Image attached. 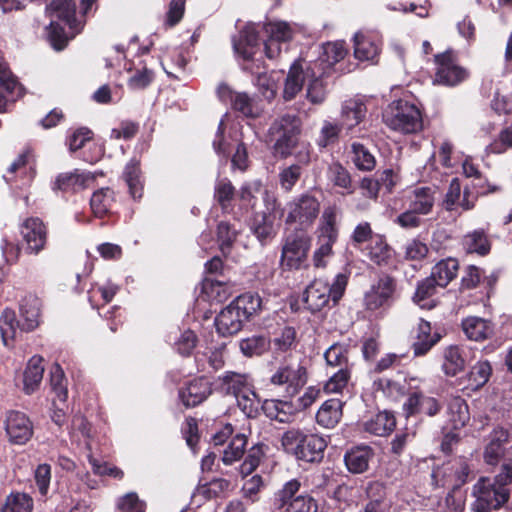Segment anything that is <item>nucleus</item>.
<instances>
[{
    "label": "nucleus",
    "instance_id": "nucleus-1",
    "mask_svg": "<svg viewBox=\"0 0 512 512\" xmlns=\"http://www.w3.org/2000/svg\"><path fill=\"white\" fill-rule=\"evenodd\" d=\"M349 274L338 273L332 284L322 278L314 279L304 291L303 301L311 312H318L329 304H337L348 284Z\"/></svg>",
    "mask_w": 512,
    "mask_h": 512
},
{
    "label": "nucleus",
    "instance_id": "nucleus-2",
    "mask_svg": "<svg viewBox=\"0 0 512 512\" xmlns=\"http://www.w3.org/2000/svg\"><path fill=\"white\" fill-rule=\"evenodd\" d=\"M281 444L284 450L305 462H319L324 456L326 441L316 434H305L298 429L283 433Z\"/></svg>",
    "mask_w": 512,
    "mask_h": 512
},
{
    "label": "nucleus",
    "instance_id": "nucleus-3",
    "mask_svg": "<svg viewBox=\"0 0 512 512\" xmlns=\"http://www.w3.org/2000/svg\"><path fill=\"white\" fill-rule=\"evenodd\" d=\"M385 124L404 134L417 133L423 128L419 108L405 100L394 101L383 113Z\"/></svg>",
    "mask_w": 512,
    "mask_h": 512
},
{
    "label": "nucleus",
    "instance_id": "nucleus-4",
    "mask_svg": "<svg viewBox=\"0 0 512 512\" xmlns=\"http://www.w3.org/2000/svg\"><path fill=\"white\" fill-rule=\"evenodd\" d=\"M301 121L295 115L285 114L276 119L269 128L274 143V152L281 157H287L298 141Z\"/></svg>",
    "mask_w": 512,
    "mask_h": 512
},
{
    "label": "nucleus",
    "instance_id": "nucleus-5",
    "mask_svg": "<svg viewBox=\"0 0 512 512\" xmlns=\"http://www.w3.org/2000/svg\"><path fill=\"white\" fill-rule=\"evenodd\" d=\"M473 495L476 498L472 504L473 512H491L508 502L510 490L482 477L473 486Z\"/></svg>",
    "mask_w": 512,
    "mask_h": 512
},
{
    "label": "nucleus",
    "instance_id": "nucleus-6",
    "mask_svg": "<svg viewBox=\"0 0 512 512\" xmlns=\"http://www.w3.org/2000/svg\"><path fill=\"white\" fill-rule=\"evenodd\" d=\"M512 434L503 427L494 428L489 436L488 442L484 447L483 461L486 465L496 467L512 456V446L510 442Z\"/></svg>",
    "mask_w": 512,
    "mask_h": 512
},
{
    "label": "nucleus",
    "instance_id": "nucleus-7",
    "mask_svg": "<svg viewBox=\"0 0 512 512\" xmlns=\"http://www.w3.org/2000/svg\"><path fill=\"white\" fill-rule=\"evenodd\" d=\"M470 472L468 460L465 457H456L432 471V484L434 487L452 484L453 487L461 488L468 481Z\"/></svg>",
    "mask_w": 512,
    "mask_h": 512
},
{
    "label": "nucleus",
    "instance_id": "nucleus-8",
    "mask_svg": "<svg viewBox=\"0 0 512 512\" xmlns=\"http://www.w3.org/2000/svg\"><path fill=\"white\" fill-rule=\"evenodd\" d=\"M273 385L284 388L287 396L293 397L307 382V370L300 363L280 365L270 377Z\"/></svg>",
    "mask_w": 512,
    "mask_h": 512
},
{
    "label": "nucleus",
    "instance_id": "nucleus-9",
    "mask_svg": "<svg viewBox=\"0 0 512 512\" xmlns=\"http://www.w3.org/2000/svg\"><path fill=\"white\" fill-rule=\"evenodd\" d=\"M310 243L308 234L303 229L295 227L285 238L281 261L289 268H298L307 257Z\"/></svg>",
    "mask_w": 512,
    "mask_h": 512
},
{
    "label": "nucleus",
    "instance_id": "nucleus-10",
    "mask_svg": "<svg viewBox=\"0 0 512 512\" xmlns=\"http://www.w3.org/2000/svg\"><path fill=\"white\" fill-rule=\"evenodd\" d=\"M286 222L289 225L298 223L299 229L310 226L319 213L320 204L310 194H303L291 202L288 207Z\"/></svg>",
    "mask_w": 512,
    "mask_h": 512
},
{
    "label": "nucleus",
    "instance_id": "nucleus-11",
    "mask_svg": "<svg viewBox=\"0 0 512 512\" xmlns=\"http://www.w3.org/2000/svg\"><path fill=\"white\" fill-rule=\"evenodd\" d=\"M266 40L264 41L265 54L269 59L277 58L282 50V44L289 42L293 36L292 27L284 21L266 23L263 27Z\"/></svg>",
    "mask_w": 512,
    "mask_h": 512
},
{
    "label": "nucleus",
    "instance_id": "nucleus-12",
    "mask_svg": "<svg viewBox=\"0 0 512 512\" xmlns=\"http://www.w3.org/2000/svg\"><path fill=\"white\" fill-rule=\"evenodd\" d=\"M395 281L390 276H382L365 293L364 305L366 309L375 311L389 307L393 301Z\"/></svg>",
    "mask_w": 512,
    "mask_h": 512
},
{
    "label": "nucleus",
    "instance_id": "nucleus-13",
    "mask_svg": "<svg viewBox=\"0 0 512 512\" xmlns=\"http://www.w3.org/2000/svg\"><path fill=\"white\" fill-rule=\"evenodd\" d=\"M438 65L435 81L447 86H455L467 77L464 68L457 65L452 51H446L435 56Z\"/></svg>",
    "mask_w": 512,
    "mask_h": 512
},
{
    "label": "nucleus",
    "instance_id": "nucleus-14",
    "mask_svg": "<svg viewBox=\"0 0 512 512\" xmlns=\"http://www.w3.org/2000/svg\"><path fill=\"white\" fill-rule=\"evenodd\" d=\"M96 175L83 171L80 169H74L73 171L60 173L55 180L54 189L74 192L80 190H87L93 188Z\"/></svg>",
    "mask_w": 512,
    "mask_h": 512
},
{
    "label": "nucleus",
    "instance_id": "nucleus-15",
    "mask_svg": "<svg viewBox=\"0 0 512 512\" xmlns=\"http://www.w3.org/2000/svg\"><path fill=\"white\" fill-rule=\"evenodd\" d=\"M315 68H317V63L306 68H303L300 62L293 63L286 77L283 90V97L286 101L294 99L302 90L307 78L315 76Z\"/></svg>",
    "mask_w": 512,
    "mask_h": 512
},
{
    "label": "nucleus",
    "instance_id": "nucleus-16",
    "mask_svg": "<svg viewBox=\"0 0 512 512\" xmlns=\"http://www.w3.org/2000/svg\"><path fill=\"white\" fill-rule=\"evenodd\" d=\"M367 107L360 98H352L343 102L341 107V125L347 134L356 135L355 128L365 119Z\"/></svg>",
    "mask_w": 512,
    "mask_h": 512
},
{
    "label": "nucleus",
    "instance_id": "nucleus-17",
    "mask_svg": "<svg viewBox=\"0 0 512 512\" xmlns=\"http://www.w3.org/2000/svg\"><path fill=\"white\" fill-rule=\"evenodd\" d=\"M6 432L11 442L24 444L32 436V425L25 414L13 411L8 414Z\"/></svg>",
    "mask_w": 512,
    "mask_h": 512
},
{
    "label": "nucleus",
    "instance_id": "nucleus-18",
    "mask_svg": "<svg viewBox=\"0 0 512 512\" xmlns=\"http://www.w3.org/2000/svg\"><path fill=\"white\" fill-rule=\"evenodd\" d=\"M211 392L210 382L205 378H197L179 391V397L182 403L189 408L201 404Z\"/></svg>",
    "mask_w": 512,
    "mask_h": 512
},
{
    "label": "nucleus",
    "instance_id": "nucleus-19",
    "mask_svg": "<svg viewBox=\"0 0 512 512\" xmlns=\"http://www.w3.org/2000/svg\"><path fill=\"white\" fill-rule=\"evenodd\" d=\"M22 93V86L6 67L0 65V113L7 111L8 105L14 103Z\"/></svg>",
    "mask_w": 512,
    "mask_h": 512
},
{
    "label": "nucleus",
    "instance_id": "nucleus-20",
    "mask_svg": "<svg viewBox=\"0 0 512 512\" xmlns=\"http://www.w3.org/2000/svg\"><path fill=\"white\" fill-rule=\"evenodd\" d=\"M21 234L31 252L38 253L46 243V229L39 218H28L21 226Z\"/></svg>",
    "mask_w": 512,
    "mask_h": 512
},
{
    "label": "nucleus",
    "instance_id": "nucleus-21",
    "mask_svg": "<svg viewBox=\"0 0 512 512\" xmlns=\"http://www.w3.org/2000/svg\"><path fill=\"white\" fill-rule=\"evenodd\" d=\"M244 321L246 320L240 315V312H238L231 302L217 315L215 318V326L219 334L229 336L239 332Z\"/></svg>",
    "mask_w": 512,
    "mask_h": 512
},
{
    "label": "nucleus",
    "instance_id": "nucleus-22",
    "mask_svg": "<svg viewBox=\"0 0 512 512\" xmlns=\"http://www.w3.org/2000/svg\"><path fill=\"white\" fill-rule=\"evenodd\" d=\"M51 20L63 23L73 31H78L75 13L76 5L71 0H55L47 7Z\"/></svg>",
    "mask_w": 512,
    "mask_h": 512
},
{
    "label": "nucleus",
    "instance_id": "nucleus-23",
    "mask_svg": "<svg viewBox=\"0 0 512 512\" xmlns=\"http://www.w3.org/2000/svg\"><path fill=\"white\" fill-rule=\"evenodd\" d=\"M219 94L221 97L229 94L233 109L245 117L256 118L261 113L262 109L257 102L246 93L231 92L227 86L222 85L219 87Z\"/></svg>",
    "mask_w": 512,
    "mask_h": 512
},
{
    "label": "nucleus",
    "instance_id": "nucleus-24",
    "mask_svg": "<svg viewBox=\"0 0 512 512\" xmlns=\"http://www.w3.org/2000/svg\"><path fill=\"white\" fill-rule=\"evenodd\" d=\"M462 330L472 341H484L491 337L494 331L490 321L476 316L465 318L462 321Z\"/></svg>",
    "mask_w": 512,
    "mask_h": 512
},
{
    "label": "nucleus",
    "instance_id": "nucleus-25",
    "mask_svg": "<svg viewBox=\"0 0 512 512\" xmlns=\"http://www.w3.org/2000/svg\"><path fill=\"white\" fill-rule=\"evenodd\" d=\"M373 457V451L369 446H358L347 451L344 457L347 469L354 474L365 472Z\"/></svg>",
    "mask_w": 512,
    "mask_h": 512
},
{
    "label": "nucleus",
    "instance_id": "nucleus-26",
    "mask_svg": "<svg viewBox=\"0 0 512 512\" xmlns=\"http://www.w3.org/2000/svg\"><path fill=\"white\" fill-rule=\"evenodd\" d=\"M439 339V334H431L430 323L421 319L417 327L416 339L412 344L414 355H425L439 341Z\"/></svg>",
    "mask_w": 512,
    "mask_h": 512
},
{
    "label": "nucleus",
    "instance_id": "nucleus-27",
    "mask_svg": "<svg viewBox=\"0 0 512 512\" xmlns=\"http://www.w3.org/2000/svg\"><path fill=\"white\" fill-rule=\"evenodd\" d=\"M42 363L43 358L37 355L33 356L28 361L23 375V390L26 394H31L38 389L44 374V366Z\"/></svg>",
    "mask_w": 512,
    "mask_h": 512
},
{
    "label": "nucleus",
    "instance_id": "nucleus-28",
    "mask_svg": "<svg viewBox=\"0 0 512 512\" xmlns=\"http://www.w3.org/2000/svg\"><path fill=\"white\" fill-rule=\"evenodd\" d=\"M342 402L339 399L325 401L316 414L317 423L325 428H333L341 419Z\"/></svg>",
    "mask_w": 512,
    "mask_h": 512
},
{
    "label": "nucleus",
    "instance_id": "nucleus-29",
    "mask_svg": "<svg viewBox=\"0 0 512 512\" xmlns=\"http://www.w3.org/2000/svg\"><path fill=\"white\" fill-rule=\"evenodd\" d=\"M367 495L370 500L365 505L364 512H390V501L386 498L382 484L371 483L367 488Z\"/></svg>",
    "mask_w": 512,
    "mask_h": 512
},
{
    "label": "nucleus",
    "instance_id": "nucleus-30",
    "mask_svg": "<svg viewBox=\"0 0 512 512\" xmlns=\"http://www.w3.org/2000/svg\"><path fill=\"white\" fill-rule=\"evenodd\" d=\"M232 304L240 312V315L246 320L257 315L263 309V301L258 294L244 293L238 296Z\"/></svg>",
    "mask_w": 512,
    "mask_h": 512
},
{
    "label": "nucleus",
    "instance_id": "nucleus-31",
    "mask_svg": "<svg viewBox=\"0 0 512 512\" xmlns=\"http://www.w3.org/2000/svg\"><path fill=\"white\" fill-rule=\"evenodd\" d=\"M0 332L5 346L10 345L19 333L25 332L21 329V321L16 319V314L11 309H5L0 317Z\"/></svg>",
    "mask_w": 512,
    "mask_h": 512
},
{
    "label": "nucleus",
    "instance_id": "nucleus-32",
    "mask_svg": "<svg viewBox=\"0 0 512 512\" xmlns=\"http://www.w3.org/2000/svg\"><path fill=\"white\" fill-rule=\"evenodd\" d=\"M465 358L462 350L456 346L451 345L443 352L442 369L447 376H455L465 368Z\"/></svg>",
    "mask_w": 512,
    "mask_h": 512
},
{
    "label": "nucleus",
    "instance_id": "nucleus-33",
    "mask_svg": "<svg viewBox=\"0 0 512 512\" xmlns=\"http://www.w3.org/2000/svg\"><path fill=\"white\" fill-rule=\"evenodd\" d=\"M365 430L376 436H386L395 426V417L388 412H380L365 423Z\"/></svg>",
    "mask_w": 512,
    "mask_h": 512
},
{
    "label": "nucleus",
    "instance_id": "nucleus-34",
    "mask_svg": "<svg viewBox=\"0 0 512 512\" xmlns=\"http://www.w3.org/2000/svg\"><path fill=\"white\" fill-rule=\"evenodd\" d=\"M379 54V45L361 33L354 36V55L361 61H374Z\"/></svg>",
    "mask_w": 512,
    "mask_h": 512
},
{
    "label": "nucleus",
    "instance_id": "nucleus-35",
    "mask_svg": "<svg viewBox=\"0 0 512 512\" xmlns=\"http://www.w3.org/2000/svg\"><path fill=\"white\" fill-rule=\"evenodd\" d=\"M458 269V261L454 258H447L433 267L431 275L437 280L439 287H446L456 277Z\"/></svg>",
    "mask_w": 512,
    "mask_h": 512
},
{
    "label": "nucleus",
    "instance_id": "nucleus-36",
    "mask_svg": "<svg viewBox=\"0 0 512 512\" xmlns=\"http://www.w3.org/2000/svg\"><path fill=\"white\" fill-rule=\"evenodd\" d=\"M437 286L438 282L432 275L421 281L413 297L414 302L424 309H432L435 307L434 300L430 298L435 294Z\"/></svg>",
    "mask_w": 512,
    "mask_h": 512
},
{
    "label": "nucleus",
    "instance_id": "nucleus-37",
    "mask_svg": "<svg viewBox=\"0 0 512 512\" xmlns=\"http://www.w3.org/2000/svg\"><path fill=\"white\" fill-rule=\"evenodd\" d=\"M256 46H258V36L251 26H247L241 32L239 41L233 43L234 50L246 60L252 58Z\"/></svg>",
    "mask_w": 512,
    "mask_h": 512
},
{
    "label": "nucleus",
    "instance_id": "nucleus-38",
    "mask_svg": "<svg viewBox=\"0 0 512 512\" xmlns=\"http://www.w3.org/2000/svg\"><path fill=\"white\" fill-rule=\"evenodd\" d=\"M21 329L25 332L34 330L38 326L39 308L38 300L31 298L20 305Z\"/></svg>",
    "mask_w": 512,
    "mask_h": 512
},
{
    "label": "nucleus",
    "instance_id": "nucleus-39",
    "mask_svg": "<svg viewBox=\"0 0 512 512\" xmlns=\"http://www.w3.org/2000/svg\"><path fill=\"white\" fill-rule=\"evenodd\" d=\"M324 358L331 369H350L348 348L345 345L334 343L325 351Z\"/></svg>",
    "mask_w": 512,
    "mask_h": 512
},
{
    "label": "nucleus",
    "instance_id": "nucleus-40",
    "mask_svg": "<svg viewBox=\"0 0 512 512\" xmlns=\"http://www.w3.org/2000/svg\"><path fill=\"white\" fill-rule=\"evenodd\" d=\"M251 230L262 245H266L276 235V229L273 222L264 214L255 216Z\"/></svg>",
    "mask_w": 512,
    "mask_h": 512
},
{
    "label": "nucleus",
    "instance_id": "nucleus-41",
    "mask_svg": "<svg viewBox=\"0 0 512 512\" xmlns=\"http://www.w3.org/2000/svg\"><path fill=\"white\" fill-rule=\"evenodd\" d=\"M351 160L362 171H371L376 166V159L367 147L358 142L351 144Z\"/></svg>",
    "mask_w": 512,
    "mask_h": 512
},
{
    "label": "nucleus",
    "instance_id": "nucleus-42",
    "mask_svg": "<svg viewBox=\"0 0 512 512\" xmlns=\"http://www.w3.org/2000/svg\"><path fill=\"white\" fill-rule=\"evenodd\" d=\"M33 499L26 493L15 492L8 495L0 512H31Z\"/></svg>",
    "mask_w": 512,
    "mask_h": 512
},
{
    "label": "nucleus",
    "instance_id": "nucleus-43",
    "mask_svg": "<svg viewBox=\"0 0 512 512\" xmlns=\"http://www.w3.org/2000/svg\"><path fill=\"white\" fill-rule=\"evenodd\" d=\"M337 238L338 236L334 234H318L319 247L316 249L313 255V262L315 267H325L326 258H329L332 255V247Z\"/></svg>",
    "mask_w": 512,
    "mask_h": 512
},
{
    "label": "nucleus",
    "instance_id": "nucleus-44",
    "mask_svg": "<svg viewBox=\"0 0 512 512\" xmlns=\"http://www.w3.org/2000/svg\"><path fill=\"white\" fill-rule=\"evenodd\" d=\"M247 445V437L243 433L236 434L223 452L222 461L225 465H231L244 455Z\"/></svg>",
    "mask_w": 512,
    "mask_h": 512
},
{
    "label": "nucleus",
    "instance_id": "nucleus-45",
    "mask_svg": "<svg viewBox=\"0 0 512 512\" xmlns=\"http://www.w3.org/2000/svg\"><path fill=\"white\" fill-rule=\"evenodd\" d=\"M315 70H319L318 67ZM323 73L315 71L314 77L307 78V99L313 104H320L326 97V86L323 81Z\"/></svg>",
    "mask_w": 512,
    "mask_h": 512
},
{
    "label": "nucleus",
    "instance_id": "nucleus-46",
    "mask_svg": "<svg viewBox=\"0 0 512 512\" xmlns=\"http://www.w3.org/2000/svg\"><path fill=\"white\" fill-rule=\"evenodd\" d=\"M243 392L235 397L237 405L247 417L254 418L258 415L260 401L251 388Z\"/></svg>",
    "mask_w": 512,
    "mask_h": 512
},
{
    "label": "nucleus",
    "instance_id": "nucleus-47",
    "mask_svg": "<svg viewBox=\"0 0 512 512\" xmlns=\"http://www.w3.org/2000/svg\"><path fill=\"white\" fill-rule=\"evenodd\" d=\"M239 347L245 356H259L268 349L269 341L264 336L253 335L251 337L242 339L239 343Z\"/></svg>",
    "mask_w": 512,
    "mask_h": 512
},
{
    "label": "nucleus",
    "instance_id": "nucleus-48",
    "mask_svg": "<svg viewBox=\"0 0 512 512\" xmlns=\"http://www.w3.org/2000/svg\"><path fill=\"white\" fill-rule=\"evenodd\" d=\"M464 245L469 253L486 255L490 251V243L482 230H476L466 235Z\"/></svg>",
    "mask_w": 512,
    "mask_h": 512
},
{
    "label": "nucleus",
    "instance_id": "nucleus-49",
    "mask_svg": "<svg viewBox=\"0 0 512 512\" xmlns=\"http://www.w3.org/2000/svg\"><path fill=\"white\" fill-rule=\"evenodd\" d=\"M231 486V482L224 478H214L198 488V494L211 500L223 496Z\"/></svg>",
    "mask_w": 512,
    "mask_h": 512
},
{
    "label": "nucleus",
    "instance_id": "nucleus-50",
    "mask_svg": "<svg viewBox=\"0 0 512 512\" xmlns=\"http://www.w3.org/2000/svg\"><path fill=\"white\" fill-rule=\"evenodd\" d=\"M301 487L300 482L297 479H292L286 482L283 487L275 493L274 506L277 509L288 507L293 501L299 489Z\"/></svg>",
    "mask_w": 512,
    "mask_h": 512
},
{
    "label": "nucleus",
    "instance_id": "nucleus-51",
    "mask_svg": "<svg viewBox=\"0 0 512 512\" xmlns=\"http://www.w3.org/2000/svg\"><path fill=\"white\" fill-rule=\"evenodd\" d=\"M222 381L226 393L234 397L244 393L243 391L245 389L251 388L248 384L247 377L235 372H226L222 377Z\"/></svg>",
    "mask_w": 512,
    "mask_h": 512
},
{
    "label": "nucleus",
    "instance_id": "nucleus-52",
    "mask_svg": "<svg viewBox=\"0 0 512 512\" xmlns=\"http://www.w3.org/2000/svg\"><path fill=\"white\" fill-rule=\"evenodd\" d=\"M342 125L325 120L320 129V133L317 139V144L321 148H326L330 145L335 144L338 141L339 134L342 129Z\"/></svg>",
    "mask_w": 512,
    "mask_h": 512
},
{
    "label": "nucleus",
    "instance_id": "nucleus-53",
    "mask_svg": "<svg viewBox=\"0 0 512 512\" xmlns=\"http://www.w3.org/2000/svg\"><path fill=\"white\" fill-rule=\"evenodd\" d=\"M330 373L331 376L324 385V391L327 393H340L350 380V369H338Z\"/></svg>",
    "mask_w": 512,
    "mask_h": 512
},
{
    "label": "nucleus",
    "instance_id": "nucleus-54",
    "mask_svg": "<svg viewBox=\"0 0 512 512\" xmlns=\"http://www.w3.org/2000/svg\"><path fill=\"white\" fill-rule=\"evenodd\" d=\"M339 214L340 208L336 204L327 206L323 211L321 225L318 229V232L331 235L334 234L338 236L336 220Z\"/></svg>",
    "mask_w": 512,
    "mask_h": 512
},
{
    "label": "nucleus",
    "instance_id": "nucleus-55",
    "mask_svg": "<svg viewBox=\"0 0 512 512\" xmlns=\"http://www.w3.org/2000/svg\"><path fill=\"white\" fill-rule=\"evenodd\" d=\"M492 373V367L488 361H479L472 368L469 373V381L475 388L484 386Z\"/></svg>",
    "mask_w": 512,
    "mask_h": 512
},
{
    "label": "nucleus",
    "instance_id": "nucleus-56",
    "mask_svg": "<svg viewBox=\"0 0 512 512\" xmlns=\"http://www.w3.org/2000/svg\"><path fill=\"white\" fill-rule=\"evenodd\" d=\"M50 385L55 392L57 398L61 402H65L68 396L65 377L62 368L55 364L50 371Z\"/></svg>",
    "mask_w": 512,
    "mask_h": 512
},
{
    "label": "nucleus",
    "instance_id": "nucleus-57",
    "mask_svg": "<svg viewBox=\"0 0 512 512\" xmlns=\"http://www.w3.org/2000/svg\"><path fill=\"white\" fill-rule=\"evenodd\" d=\"M47 37L53 48L56 50H62L68 42L64 26L62 23L55 20H51L47 28Z\"/></svg>",
    "mask_w": 512,
    "mask_h": 512
},
{
    "label": "nucleus",
    "instance_id": "nucleus-58",
    "mask_svg": "<svg viewBox=\"0 0 512 512\" xmlns=\"http://www.w3.org/2000/svg\"><path fill=\"white\" fill-rule=\"evenodd\" d=\"M264 455L262 446L256 445L253 446L249 451L248 454L243 461V463L240 465V473L243 477L251 474L260 464L261 459Z\"/></svg>",
    "mask_w": 512,
    "mask_h": 512
},
{
    "label": "nucleus",
    "instance_id": "nucleus-59",
    "mask_svg": "<svg viewBox=\"0 0 512 512\" xmlns=\"http://www.w3.org/2000/svg\"><path fill=\"white\" fill-rule=\"evenodd\" d=\"M429 252L428 246L418 239L408 241L404 246V258L410 261L423 260Z\"/></svg>",
    "mask_w": 512,
    "mask_h": 512
},
{
    "label": "nucleus",
    "instance_id": "nucleus-60",
    "mask_svg": "<svg viewBox=\"0 0 512 512\" xmlns=\"http://www.w3.org/2000/svg\"><path fill=\"white\" fill-rule=\"evenodd\" d=\"M328 178L334 185L347 189L351 184L349 172L339 163H333L328 170Z\"/></svg>",
    "mask_w": 512,
    "mask_h": 512
},
{
    "label": "nucleus",
    "instance_id": "nucleus-61",
    "mask_svg": "<svg viewBox=\"0 0 512 512\" xmlns=\"http://www.w3.org/2000/svg\"><path fill=\"white\" fill-rule=\"evenodd\" d=\"M117 507L121 512H145V503L135 492H129L121 497Z\"/></svg>",
    "mask_w": 512,
    "mask_h": 512
},
{
    "label": "nucleus",
    "instance_id": "nucleus-62",
    "mask_svg": "<svg viewBox=\"0 0 512 512\" xmlns=\"http://www.w3.org/2000/svg\"><path fill=\"white\" fill-rule=\"evenodd\" d=\"M154 73L147 67L137 69L128 80L129 88L140 90L146 88L153 80Z\"/></svg>",
    "mask_w": 512,
    "mask_h": 512
},
{
    "label": "nucleus",
    "instance_id": "nucleus-63",
    "mask_svg": "<svg viewBox=\"0 0 512 512\" xmlns=\"http://www.w3.org/2000/svg\"><path fill=\"white\" fill-rule=\"evenodd\" d=\"M197 336L191 330H186L180 334L179 338L175 342V348L179 354L188 356L192 353L197 344Z\"/></svg>",
    "mask_w": 512,
    "mask_h": 512
},
{
    "label": "nucleus",
    "instance_id": "nucleus-64",
    "mask_svg": "<svg viewBox=\"0 0 512 512\" xmlns=\"http://www.w3.org/2000/svg\"><path fill=\"white\" fill-rule=\"evenodd\" d=\"M316 501L308 495H298L286 508V512H317Z\"/></svg>",
    "mask_w": 512,
    "mask_h": 512
}]
</instances>
